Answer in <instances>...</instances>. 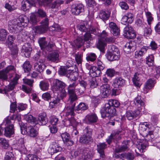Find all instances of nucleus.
I'll return each mask as SVG.
<instances>
[{
  "label": "nucleus",
  "instance_id": "dca6fc26",
  "mask_svg": "<svg viewBox=\"0 0 160 160\" xmlns=\"http://www.w3.org/2000/svg\"><path fill=\"white\" fill-rule=\"evenodd\" d=\"M64 123L66 126H71L73 128H75L78 124V123L76 121L74 118V116L68 117L67 118H65Z\"/></svg>",
  "mask_w": 160,
  "mask_h": 160
},
{
  "label": "nucleus",
  "instance_id": "20e7f679",
  "mask_svg": "<svg viewBox=\"0 0 160 160\" xmlns=\"http://www.w3.org/2000/svg\"><path fill=\"white\" fill-rule=\"evenodd\" d=\"M38 42L41 49L45 51L51 52L55 46V44L52 42L48 43L44 37L39 38Z\"/></svg>",
  "mask_w": 160,
  "mask_h": 160
},
{
  "label": "nucleus",
  "instance_id": "9d476101",
  "mask_svg": "<svg viewBox=\"0 0 160 160\" xmlns=\"http://www.w3.org/2000/svg\"><path fill=\"white\" fill-rule=\"evenodd\" d=\"M52 84V89L54 91H58L64 89L66 85L64 82L58 79L54 80Z\"/></svg>",
  "mask_w": 160,
  "mask_h": 160
},
{
  "label": "nucleus",
  "instance_id": "5fc2aeb1",
  "mask_svg": "<svg viewBox=\"0 0 160 160\" xmlns=\"http://www.w3.org/2000/svg\"><path fill=\"white\" fill-rule=\"evenodd\" d=\"M70 70L69 69L68 70L66 67L61 68L58 71V73L60 75L67 76L68 71H70Z\"/></svg>",
  "mask_w": 160,
  "mask_h": 160
},
{
  "label": "nucleus",
  "instance_id": "c756f323",
  "mask_svg": "<svg viewBox=\"0 0 160 160\" xmlns=\"http://www.w3.org/2000/svg\"><path fill=\"white\" fill-rule=\"evenodd\" d=\"M149 48L144 46L139 51H137L135 52V58H138L139 57H142L146 52Z\"/></svg>",
  "mask_w": 160,
  "mask_h": 160
},
{
  "label": "nucleus",
  "instance_id": "2f4dec72",
  "mask_svg": "<svg viewBox=\"0 0 160 160\" xmlns=\"http://www.w3.org/2000/svg\"><path fill=\"white\" fill-rule=\"evenodd\" d=\"M32 49L29 47H27L26 45H23L22 48V52L24 53L26 58H29L31 54Z\"/></svg>",
  "mask_w": 160,
  "mask_h": 160
},
{
  "label": "nucleus",
  "instance_id": "6e6d98bb",
  "mask_svg": "<svg viewBox=\"0 0 160 160\" xmlns=\"http://www.w3.org/2000/svg\"><path fill=\"white\" fill-rule=\"evenodd\" d=\"M81 152V150L80 149H78L76 150L72 151L70 152L71 158H75Z\"/></svg>",
  "mask_w": 160,
  "mask_h": 160
},
{
  "label": "nucleus",
  "instance_id": "a211bd4d",
  "mask_svg": "<svg viewBox=\"0 0 160 160\" xmlns=\"http://www.w3.org/2000/svg\"><path fill=\"white\" fill-rule=\"evenodd\" d=\"M85 120L86 123L91 124L96 122L98 120V118L95 114L92 113L87 115Z\"/></svg>",
  "mask_w": 160,
  "mask_h": 160
},
{
  "label": "nucleus",
  "instance_id": "3c124183",
  "mask_svg": "<svg viewBox=\"0 0 160 160\" xmlns=\"http://www.w3.org/2000/svg\"><path fill=\"white\" fill-rule=\"evenodd\" d=\"M84 41L88 42V43L89 44V40H91L92 38V35L88 32H86L83 38Z\"/></svg>",
  "mask_w": 160,
  "mask_h": 160
},
{
  "label": "nucleus",
  "instance_id": "c03bdc74",
  "mask_svg": "<svg viewBox=\"0 0 160 160\" xmlns=\"http://www.w3.org/2000/svg\"><path fill=\"white\" fill-rule=\"evenodd\" d=\"M37 17L34 13H32L30 17V20L28 21L30 23L33 25H35L38 22Z\"/></svg>",
  "mask_w": 160,
  "mask_h": 160
},
{
  "label": "nucleus",
  "instance_id": "bb28decb",
  "mask_svg": "<svg viewBox=\"0 0 160 160\" xmlns=\"http://www.w3.org/2000/svg\"><path fill=\"white\" fill-rule=\"evenodd\" d=\"M109 27L111 29V32L113 35L117 36L119 34V29L116 24L111 22L109 23Z\"/></svg>",
  "mask_w": 160,
  "mask_h": 160
},
{
  "label": "nucleus",
  "instance_id": "f3484780",
  "mask_svg": "<svg viewBox=\"0 0 160 160\" xmlns=\"http://www.w3.org/2000/svg\"><path fill=\"white\" fill-rule=\"evenodd\" d=\"M48 61L52 62H57L59 60V55L57 51H54L49 54L47 56Z\"/></svg>",
  "mask_w": 160,
  "mask_h": 160
},
{
  "label": "nucleus",
  "instance_id": "ddd939ff",
  "mask_svg": "<svg viewBox=\"0 0 160 160\" xmlns=\"http://www.w3.org/2000/svg\"><path fill=\"white\" fill-rule=\"evenodd\" d=\"M116 158H120L123 160L126 158L128 160H133L135 158L134 154L133 153L128 152L127 153H121L120 154H116L115 156Z\"/></svg>",
  "mask_w": 160,
  "mask_h": 160
},
{
  "label": "nucleus",
  "instance_id": "69168bd1",
  "mask_svg": "<svg viewBox=\"0 0 160 160\" xmlns=\"http://www.w3.org/2000/svg\"><path fill=\"white\" fill-rule=\"evenodd\" d=\"M115 73V70L111 68L108 69L106 72V74L108 76L110 77H113Z\"/></svg>",
  "mask_w": 160,
  "mask_h": 160
},
{
  "label": "nucleus",
  "instance_id": "ea45409f",
  "mask_svg": "<svg viewBox=\"0 0 160 160\" xmlns=\"http://www.w3.org/2000/svg\"><path fill=\"white\" fill-rule=\"evenodd\" d=\"M22 67L25 72H28L31 70L32 66L30 63L29 61H27L23 64Z\"/></svg>",
  "mask_w": 160,
  "mask_h": 160
},
{
  "label": "nucleus",
  "instance_id": "13d9d810",
  "mask_svg": "<svg viewBox=\"0 0 160 160\" xmlns=\"http://www.w3.org/2000/svg\"><path fill=\"white\" fill-rule=\"evenodd\" d=\"M8 78L7 74L4 70L0 71V79L2 81H7Z\"/></svg>",
  "mask_w": 160,
  "mask_h": 160
},
{
  "label": "nucleus",
  "instance_id": "603ef678",
  "mask_svg": "<svg viewBox=\"0 0 160 160\" xmlns=\"http://www.w3.org/2000/svg\"><path fill=\"white\" fill-rule=\"evenodd\" d=\"M14 155L12 152H6L4 160H14Z\"/></svg>",
  "mask_w": 160,
  "mask_h": 160
},
{
  "label": "nucleus",
  "instance_id": "6ab92c4d",
  "mask_svg": "<svg viewBox=\"0 0 160 160\" xmlns=\"http://www.w3.org/2000/svg\"><path fill=\"white\" fill-rule=\"evenodd\" d=\"M61 136L64 143L67 145L72 146L74 142L70 140V136L67 132H65L61 134Z\"/></svg>",
  "mask_w": 160,
  "mask_h": 160
},
{
  "label": "nucleus",
  "instance_id": "864d4df0",
  "mask_svg": "<svg viewBox=\"0 0 160 160\" xmlns=\"http://www.w3.org/2000/svg\"><path fill=\"white\" fill-rule=\"evenodd\" d=\"M68 74H67V77L68 78L70 79V80L71 81H74L76 80V77L74 75V72L70 70L68 71Z\"/></svg>",
  "mask_w": 160,
  "mask_h": 160
},
{
  "label": "nucleus",
  "instance_id": "a18cd8bd",
  "mask_svg": "<svg viewBox=\"0 0 160 160\" xmlns=\"http://www.w3.org/2000/svg\"><path fill=\"white\" fill-rule=\"evenodd\" d=\"M0 145L5 149L7 148L9 145L8 141L4 138H0Z\"/></svg>",
  "mask_w": 160,
  "mask_h": 160
},
{
  "label": "nucleus",
  "instance_id": "052dcab7",
  "mask_svg": "<svg viewBox=\"0 0 160 160\" xmlns=\"http://www.w3.org/2000/svg\"><path fill=\"white\" fill-rule=\"evenodd\" d=\"M37 13L38 16L42 18H45L47 17V14L46 12L41 9H38L37 11Z\"/></svg>",
  "mask_w": 160,
  "mask_h": 160
},
{
  "label": "nucleus",
  "instance_id": "6e6552de",
  "mask_svg": "<svg viewBox=\"0 0 160 160\" xmlns=\"http://www.w3.org/2000/svg\"><path fill=\"white\" fill-rule=\"evenodd\" d=\"M84 6L82 3H76L71 7V11L74 15H77L84 12Z\"/></svg>",
  "mask_w": 160,
  "mask_h": 160
},
{
  "label": "nucleus",
  "instance_id": "72a5a7b5",
  "mask_svg": "<svg viewBox=\"0 0 160 160\" xmlns=\"http://www.w3.org/2000/svg\"><path fill=\"white\" fill-rule=\"evenodd\" d=\"M25 118L29 123L31 124H37V120L36 119L33 117L31 114H27L25 116Z\"/></svg>",
  "mask_w": 160,
  "mask_h": 160
},
{
  "label": "nucleus",
  "instance_id": "f704fd0d",
  "mask_svg": "<svg viewBox=\"0 0 160 160\" xmlns=\"http://www.w3.org/2000/svg\"><path fill=\"white\" fill-rule=\"evenodd\" d=\"M49 86L48 82L45 81H41L39 84V86L41 89L44 91L48 90Z\"/></svg>",
  "mask_w": 160,
  "mask_h": 160
},
{
  "label": "nucleus",
  "instance_id": "bf43d9fd",
  "mask_svg": "<svg viewBox=\"0 0 160 160\" xmlns=\"http://www.w3.org/2000/svg\"><path fill=\"white\" fill-rule=\"evenodd\" d=\"M92 129L87 127L84 130V134L85 135H88L92 137Z\"/></svg>",
  "mask_w": 160,
  "mask_h": 160
},
{
  "label": "nucleus",
  "instance_id": "680f3d73",
  "mask_svg": "<svg viewBox=\"0 0 160 160\" xmlns=\"http://www.w3.org/2000/svg\"><path fill=\"white\" fill-rule=\"evenodd\" d=\"M125 16L127 18L128 23H131L134 20L133 15L132 13H127Z\"/></svg>",
  "mask_w": 160,
  "mask_h": 160
},
{
  "label": "nucleus",
  "instance_id": "2eb2a0df",
  "mask_svg": "<svg viewBox=\"0 0 160 160\" xmlns=\"http://www.w3.org/2000/svg\"><path fill=\"white\" fill-rule=\"evenodd\" d=\"M125 82V80L122 78H116L114 80L112 85L114 88L121 89V87L124 85Z\"/></svg>",
  "mask_w": 160,
  "mask_h": 160
},
{
  "label": "nucleus",
  "instance_id": "774afa93",
  "mask_svg": "<svg viewBox=\"0 0 160 160\" xmlns=\"http://www.w3.org/2000/svg\"><path fill=\"white\" fill-rule=\"evenodd\" d=\"M92 156L90 153L89 152H86L82 156V158L83 160H90Z\"/></svg>",
  "mask_w": 160,
  "mask_h": 160
},
{
  "label": "nucleus",
  "instance_id": "de8ad7c7",
  "mask_svg": "<svg viewBox=\"0 0 160 160\" xmlns=\"http://www.w3.org/2000/svg\"><path fill=\"white\" fill-rule=\"evenodd\" d=\"M36 32L37 33L41 34L45 32L48 29V28L41 25L38 26L36 27Z\"/></svg>",
  "mask_w": 160,
  "mask_h": 160
},
{
  "label": "nucleus",
  "instance_id": "c85d7f7f",
  "mask_svg": "<svg viewBox=\"0 0 160 160\" xmlns=\"http://www.w3.org/2000/svg\"><path fill=\"white\" fill-rule=\"evenodd\" d=\"M111 12L108 11L101 10L99 12V18L103 21L108 20L110 17Z\"/></svg>",
  "mask_w": 160,
  "mask_h": 160
},
{
  "label": "nucleus",
  "instance_id": "f03ea898",
  "mask_svg": "<svg viewBox=\"0 0 160 160\" xmlns=\"http://www.w3.org/2000/svg\"><path fill=\"white\" fill-rule=\"evenodd\" d=\"M25 23L27 22H25L24 18L20 16L17 19L11 20L9 22L8 27L12 32L17 33L21 30L22 27L25 25Z\"/></svg>",
  "mask_w": 160,
  "mask_h": 160
},
{
  "label": "nucleus",
  "instance_id": "f8f14e48",
  "mask_svg": "<svg viewBox=\"0 0 160 160\" xmlns=\"http://www.w3.org/2000/svg\"><path fill=\"white\" fill-rule=\"evenodd\" d=\"M64 1L61 0H57L52 3L49 6V8L53 12H56L61 8V5L63 3Z\"/></svg>",
  "mask_w": 160,
  "mask_h": 160
},
{
  "label": "nucleus",
  "instance_id": "a19ab883",
  "mask_svg": "<svg viewBox=\"0 0 160 160\" xmlns=\"http://www.w3.org/2000/svg\"><path fill=\"white\" fill-rule=\"evenodd\" d=\"M153 56L151 54L146 58V63L149 66H152L154 63Z\"/></svg>",
  "mask_w": 160,
  "mask_h": 160
},
{
  "label": "nucleus",
  "instance_id": "5701e85b",
  "mask_svg": "<svg viewBox=\"0 0 160 160\" xmlns=\"http://www.w3.org/2000/svg\"><path fill=\"white\" fill-rule=\"evenodd\" d=\"M106 56L108 60L110 61L118 60L120 58V55L119 54L113 53L111 52H107Z\"/></svg>",
  "mask_w": 160,
  "mask_h": 160
},
{
  "label": "nucleus",
  "instance_id": "423d86ee",
  "mask_svg": "<svg viewBox=\"0 0 160 160\" xmlns=\"http://www.w3.org/2000/svg\"><path fill=\"white\" fill-rule=\"evenodd\" d=\"M123 36L129 39H133L136 37L135 31L131 26L127 25L123 29Z\"/></svg>",
  "mask_w": 160,
  "mask_h": 160
},
{
  "label": "nucleus",
  "instance_id": "9b49d317",
  "mask_svg": "<svg viewBox=\"0 0 160 160\" xmlns=\"http://www.w3.org/2000/svg\"><path fill=\"white\" fill-rule=\"evenodd\" d=\"M107 145L105 143H99L97 145V151L100 154L101 158L105 159L106 156L104 154V149L107 148Z\"/></svg>",
  "mask_w": 160,
  "mask_h": 160
},
{
  "label": "nucleus",
  "instance_id": "cd10ccee",
  "mask_svg": "<svg viewBox=\"0 0 160 160\" xmlns=\"http://www.w3.org/2000/svg\"><path fill=\"white\" fill-rule=\"evenodd\" d=\"M155 82L152 79H149L147 81L144 85V91L146 93L148 92V90L152 89L154 86Z\"/></svg>",
  "mask_w": 160,
  "mask_h": 160
},
{
  "label": "nucleus",
  "instance_id": "aec40b11",
  "mask_svg": "<svg viewBox=\"0 0 160 160\" xmlns=\"http://www.w3.org/2000/svg\"><path fill=\"white\" fill-rule=\"evenodd\" d=\"M37 120V123L40 125H44L48 122V120L45 113H42L39 114Z\"/></svg>",
  "mask_w": 160,
  "mask_h": 160
},
{
  "label": "nucleus",
  "instance_id": "473e14b6",
  "mask_svg": "<svg viewBox=\"0 0 160 160\" xmlns=\"http://www.w3.org/2000/svg\"><path fill=\"white\" fill-rule=\"evenodd\" d=\"M134 103L138 108H140L141 107L143 106L144 105V102L142 99L141 96L138 95L134 99Z\"/></svg>",
  "mask_w": 160,
  "mask_h": 160
},
{
  "label": "nucleus",
  "instance_id": "37998d69",
  "mask_svg": "<svg viewBox=\"0 0 160 160\" xmlns=\"http://www.w3.org/2000/svg\"><path fill=\"white\" fill-rule=\"evenodd\" d=\"M67 88V89L68 88ZM67 90H68L67 89ZM68 91V90H67ZM58 91V95L59 96V97L61 99H62L63 98L66 97L67 96V94H68V91L67 92L66 91L65 88H64V89H61L60 90H59Z\"/></svg>",
  "mask_w": 160,
  "mask_h": 160
},
{
  "label": "nucleus",
  "instance_id": "8fccbe9b",
  "mask_svg": "<svg viewBox=\"0 0 160 160\" xmlns=\"http://www.w3.org/2000/svg\"><path fill=\"white\" fill-rule=\"evenodd\" d=\"M108 102L113 108H118L120 105V103L119 102L116 100L114 99L110 100L108 101Z\"/></svg>",
  "mask_w": 160,
  "mask_h": 160
},
{
  "label": "nucleus",
  "instance_id": "4c0bfd02",
  "mask_svg": "<svg viewBox=\"0 0 160 160\" xmlns=\"http://www.w3.org/2000/svg\"><path fill=\"white\" fill-rule=\"evenodd\" d=\"M8 31L4 29H0V40L4 41L6 38Z\"/></svg>",
  "mask_w": 160,
  "mask_h": 160
},
{
  "label": "nucleus",
  "instance_id": "4be33fe9",
  "mask_svg": "<svg viewBox=\"0 0 160 160\" xmlns=\"http://www.w3.org/2000/svg\"><path fill=\"white\" fill-rule=\"evenodd\" d=\"M140 113L139 110L132 111H127L126 113V116L129 120H131L137 117Z\"/></svg>",
  "mask_w": 160,
  "mask_h": 160
},
{
  "label": "nucleus",
  "instance_id": "e2e57ef3",
  "mask_svg": "<svg viewBox=\"0 0 160 160\" xmlns=\"http://www.w3.org/2000/svg\"><path fill=\"white\" fill-rule=\"evenodd\" d=\"M84 41L83 38H78V39L74 41V42L77 46L80 47L83 44Z\"/></svg>",
  "mask_w": 160,
  "mask_h": 160
},
{
  "label": "nucleus",
  "instance_id": "1a4fd4ad",
  "mask_svg": "<svg viewBox=\"0 0 160 160\" xmlns=\"http://www.w3.org/2000/svg\"><path fill=\"white\" fill-rule=\"evenodd\" d=\"M100 90L102 97L103 98L108 97L111 92L110 86L108 83L102 84L100 86Z\"/></svg>",
  "mask_w": 160,
  "mask_h": 160
},
{
  "label": "nucleus",
  "instance_id": "b1692460",
  "mask_svg": "<svg viewBox=\"0 0 160 160\" xmlns=\"http://www.w3.org/2000/svg\"><path fill=\"white\" fill-rule=\"evenodd\" d=\"M128 142L127 141H124L122 143V145L121 147L118 148H117L115 149V152L114 153L113 157L115 158V155L116 154H120L119 153V152H121L126 150L128 148Z\"/></svg>",
  "mask_w": 160,
  "mask_h": 160
},
{
  "label": "nucleus",
  "instance_id": "a878e982",
  "mask_svg": "<svg viewBox=\"0 0 160 160\" xmlns=\"http://www.w3.org/2000/svg\"><path fill=\"white\" fill-rule=\"evenodd\" d=\"M43 61L40 60L38 62H36L34 64V69L37 71L41 73L43 71V70L45 67V65L42 63Z\"/></svg>",
  "mask_w": 160,
  "mask_h": 160
},
{
  "label": "nucleus",
  "instance_id": "7c9ffc66",
  "mask_svg": "<svg viewBox=\"0 0 160 160\" xmlns=\"http://www.w3.org/2000/svg\"><path fill=\"white\" fill-rule=\"evenodd\" d=\"M22 4V9L24 11L29 10L32 5V4L28 0L23 1Z\"/></svg>",
  "mask_w": 160,
  "mask_h": 160
},
{
  "label": "nucleus",
  "instance_id": "79ce46f5",
  "mask_svg": "<svg viewBox=\"0 0 160 160\" xmlns=\"http://www.w3.org/2000/svg\"><path fill=\"white\" fill-rule=\"evenodd\" d=\"M87 108L88 106L85 104V103L81 102L75 108V109L76 111L81 110V111H82L86 110L87 109Z\"/></svg>",
  "mask_w": 160,
  "mask_h": 160
},
{
  "label": "nucleus",
  "instance_id": "49530a36",
  "mask_svg": "<svg viewBox=\"0 0 160 160\" xmlns=\"http://www.w3.org/2000/svg\"><path fill=\"white\" fill-rule=\"evenodd\" d=\"M97 58V56L96 54L93 53H88L87 57L86 59L88 61L93 62Z\"/></svg>",
  "mask_w": 160,
  "mask_h": 160
},
{
  "label": "nucleus",
  "instance_id": "4d7b16f0",
  "mask_svg": "<svg viewBox=\"0 0 160 160\" xmlns=\"http://www.w3.org/2000/svg\"><path fill=\"white\" fill-rule=\"evenodd\" d=\"M74 83L76 84V86L75 88V91H76V90H77V92H78V94L80 95L83 94L84 93V91L85 90V89L84 88L82 87H80L78 88H76V87L77 85V84L75 82H74L72 84ZM75 93H76V91H75Z\"/></svg>",
  "mask_w": 160,
  "mask_h": 160
},
{
  "label": "nucleus",
  "instance_id": "393cba45",
  "mask_svg": "<svg viewBox=\"0 0 160 160\" xmlns=\"http://www.w3.org/2000/svg\"><path fill=\"white\" fill-rule=\"evenodd\" d=\"M142 75L137 72L135 73L132 80L134 84L136 87H140L142 84L141 78Z\"/></svg>",
  "mask_w": 160,
  "mask_h": 160
},
{
  "label": "nucleus",
  "instance_id": "58836bf2",
  "mask_svg": "<svg viewBox=\"0 0 160 160\" xmlns=\"http://www.w3.org/2000/svg\"><path fill=\"white\" fill-rule=\"evenodd\" d=\"M60 98L59 97H54L52 100V101L49 102V107L51 108H53L54 106L57 105L60 102Z\"/></svg>",
  "mask_w": 160,
  "mask_h": 160
},
{
  "label": "nucleus",
  "instance_id": "c9c22d12",
  "mask_svg": "<svg viewBox=\"0 0 160 160\" xmlns=\"http://www.w3.org/2000/svg\"><path fill=\"white\" fill-rule=\"evenodd\" d=\"M28 128L29 134L31 137H35L37 135L38 132L35 129L33 126H30L28 127Z\"/></svg>",
  "mask_w": 160,
  "mask_h": 160
},
{
  "label": "nucleus",
  "instance_id": "09e8293b",
  "mask_svg": "<svg viewBox=\"0 0 160 160\" xmlns=\"http://www.w3.org/2000/svg\"><path fill=\"white\" fill-rule=\"evenodd\" d=\"M147 142H145V143L141 142L139 144V145L137 146V148L138 150L141 152H144V150L147 146L148 145L146 144Z\"/></svg>",
  "mask_w": 160,
  "mask_h": 160
},
{
  "label": "nucleus",
  "instance_id": "412c9836",
  "mask_svg": "<svg viewBox=\"0 0 160 160\" xmlns=\"http://www.w3.org/2000/svg\"><path fill=\"white\" fill-rule=\"evenodd\" d=\"M93 141L92 137L83 134L80 137L79 142L82 144H88L92 142Z\"/></svg>",
  "mask_w": 160,
  "mask_h": 160
},
{
  "label": "nucleus",
  "instance_id": "0e129e2a",
  "mask_svg": "<svg viewBox=\"0 0 160 160\" xmlns=\"http://www.w3.org/2000/svg\"><path fill=\"white\" fill-rule=\"evenodd\" d=\"M17 82L16 81H13L10 83L9 85L8 86V90L6 92V90L5 89L4 90V91L5 92V93L6 94V92H7L9 91V90H12L15 87V86L17 84Z\"/></svg>",
  "mask_w": 160,
  "mask_h": 160
},
{
  "label": "nucleus",
  "instance_id": "0eeeda50",
  "mask_svg": "<svg viewBox=\"0 0 160 160\" xmlns=\"http://www.w3.org/2000/svg\"><path fill=\"white\" fill-rule=\"evenodd\" d=\"M24 83L29 86V87L22 85V89L23 91L27 93H29L31 92L33 86L34 80L32 79H29L27 78H24L23 79Z\"/></svg>",
  "mask_w": 160,
  "mask_h": 160
},
{
  "label": "nucleus",
  "instance_id": "39448f33",
  "mask_svg": "<svg viewBox=\"0 0 160 160\" xmlns=\"http://www.w3.org/2000/svg\"><path fill=\"white\" fill-rule=\"evenodd\" d=\"M7 126L4 128V135L7 137L10 138L14 133L13 125L8 119L6 120Z\"/></svg>",
  "mask_w": 160,
  "mask_h": 160
},
{
  "label": "nucleus",
  "instance_id": "e433bc0d",
  "mask_svg": "<svg viewBox=\"0 0 160 160\" xmlns=\"http://www.w3.org/2000/svg\"><path fill=\"white\" fill-rule=\"evenodd\" d=\"M89 25L87 22H85L83 24L78 25V29L82 32H87Z\"/></svg>",
  "mask_w": 160,
  "mask_h": 160
},
{
  "label": "nucleus",
  "instance_id": "f257e3e1",
  "mask_svg": "<svg viewBox=\"0 0 160 160\" xmlns=\"http://www.w3.org/2000/svg\"><path fill=\"white\" fill-rule=\"evenodd\" d=\"M76 84L74 83L70 84L68 86L67 90L68 94V102L71 105L68 106L64 109L65 118L72 117L74 116V110L76 104V101L78 99L77 96L75 93Z\"/></svg>",
  "mask_w": 160,
  "mask_h": 160
},
{
  "label": "nucleus",
  "instance_id": "4468645a",
  "mask_svg": "<svg viewBox=\"0 0 160 160\" xmlns=\"http://www.w3.org/2000/svg\"><path fill=\"white\" fill-rule=\"evenodd\" d=\"M114 41L113 38L110 37L109 38H100L99 39L98 42L97 44V46L100 48H103L105 46L106 42L108 43H112Z\"/></svg>",
  "mask_w": 160,
  "mask_h": 160
},
{
  "label": "nucleus",
  "instance_id": "338daca9",
  "mask_svg": "<svg viewBox=\"0 0 160 160\" xmlns=\"http://www.w3.org/2000/svg\"><path fill=\"white\" fill-rule=\"evenodd\" d=\"M26 160H38V157L36 155L28 154L26 158Z\"/></svg>",
  "mask_w": 160,
  "mask_h": 160
},
{
  "label": "nucleus",
  "instance_id": "7ed1b4c3",
  "mask_svg": "<svg viewBox=\"0 0 160 160\" xmlns=\"http://www.w3.org/2000/svg\"><path fill=\"white\" fill-rule=\"evenodd\" d=\"M100 112L102 118H111L116 115V110L108 102L105 104L104 107L101 110Z\"/></svg>",
  "mask_w": 160,
  "mask_h": 160
}]
</instances>
